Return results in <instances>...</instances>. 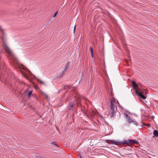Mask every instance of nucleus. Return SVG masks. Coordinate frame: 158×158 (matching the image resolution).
<instances>
[{
    "label": "nucleus",
    "instance_id": "f257e3e1",
    "mask_svg": "<svg viewBox=\"0 0 158 158\" xmlns=\"http://www.w3.org/2000/svg\"><path fill=\"white\" fill-rule=\"evenodd\" d=\"M74 97V100L70 102L68 106V108L69 110H73V108L74 107V104H77V106H79L80 105V100L81 99V98L80 95L75 90L71 92L70 95H69V97H71L72 96Z\"/></svg>",
    "mask_w": 158,
    "mask_h": 158
},
{
    "label": "nucleus",
    "instance_id": "f03ea898",
    "mask_svg": "<svg viewBox=\"0 0 158 158\" xmlns=\"http://www.w3.org/2000/svg\"><path fill=\"white\" fill-rule=\"evenodd\" d=\"M133 86V88L135 90L136 94L140 98L142 99H145L146 97L144 95L146 94L147 93V91L144 89H141V88L138 86L136 83L134 81L132 82Z\"/></svg>",
    "mask_w": 158,
    "mask_h": 158
},
{
    "label": "nucleus",
    "instance_id": "7ed1b4c3",
    "mask_svg": "<svg viewBox=\"0 0 158 158\" xmlns=\"http://www.w3.org/2000/svg\"><path fill=\"white\" fill-rule=\"evenodd\" d=\"M110 113L111 114V117H113L114 113V107H116L117 104H119V103L117 100H115L114 98L112 97L110 99Z\"/></svg>",
    "mask_w": 158,
    "mask_h": 158
},
{
    "label": "nucleus",
    "instance_id": "20e7f679",
    "mask_svg": "<svg viewBox=\"0 0 158 158\" xmlns=\"http://www.w3.org/2000/svg\"><path fill=\"white\" fill-rule=\"evenodd\" d=\"M2 39L3 41L4 45L3 48L5 49L6 52L8 54V56H9V58H11L14 60V55L9 48L8 47L6 43V40L4 37H2Z\"/></svg>",
    "mask_w": 158,
    "mask_h": 158
},
{
    "label": "nucleus",
    "instance_id": "39448f33",
    "mask_svg": "<svg viewBox=\"0 0 158 158\" xmlns=\"http://www.w3.org/2000/svg\"><path fill=\"white\" fill-rule=\"evenodd\" d=\"M127 122L129 123H132L133 124L136 126L138 125L137 123L135 121L132 120L131 118L127 114H125Z\"/></svg>",
    "mask_w": 158,
    "mask_h": 158
},
{
    "label": "nucleus",
    "instance_id": "423d86ee",
    "mask_svg": "<svg viewBox=\"0 0 158 158\" xmlns=\"http://www.w3.org/2000/svg\"><path fill=\"white\" fill-rule=\"evenodd\" d=\"M138 143V142L135 140L133 139H128L127 140H124L123 141V144H132L134 143L137 144Z\"/></svg>",
    "mask_w": 158,
    "mask_h": 158
},
{
    "label": "nucleus",
    "instance_id": "0eeeda50",
    "mask_svg": "<svg viewBox=\"0 0 158 158\" xmlns=\"http://www.w3.org/2000/svg\"><path fill=\"white\" fill-rule=\"evenodd\" d=\"M21 72H22L23 75L28 80L30 79V77L26 73H24V72L22 71H21Z\"/></svg>",
    "mask_w": 158,
    "mask_h": 158
},
{
    "label": "nucleus",
    "instance_id": "6e6552de",
    "mask_svg": "<svg viewBox=\"0 0 158 158\" xmlns=\"http://www.w3.org/2000/svg\"><path fill=\"white\" fill-rule=\"evenodd\" d=\"M153 137H157L158 136V131L157 130H155L153 131Z\"/></svg>",
    "mask_w": 158,
    "mask_h": 158
},
{
    "label": "nucleus",
    "instance_id": "1a4fd4ad",
    "mask_svg": "<svg viewBox=\"0 0 158 158\" xmlns=\"http://www.w3.org/2000/svg\"><path fill=\"white\" fill-rule=\"evenodd\" d=\"M70 66V63L69 62H67L66 64V65L65 68V69H67Z\"/></svg>",
    "mask_w": 158,
    "mask_h": 158
},
{
    "label": "nucleus",
    "instance_id": "9d476101",
    "mask_svg": "<svg viewBox=\"0 0 158 158\" xmlns=\"http://www.w3.org/2000/svg\"><path fill=\"white\" fill-rule=\"evenodd\" d=\"M90 52L91 54H92V57H93V49L92 47H90Z\"/></svg>",
    "mask_w": 158,
    "mask_h": 158
},
{
    "label": "nucleus",
    "instance_id": "9b49d317",
    "mask_svg": "<svg viewBox=\"0 0 158 158\" xmlns=\"http://www.w3.org/2000/svg\"><path fill=\"white\" fill-rule=\"evenodd\" d=\"M76 27H77V25L76 24L74 26V30H73V33H74V34L75 33V30H76Z\"/></svg>",
    "mask_w": 158,
    "mask_h": 158
},
{
    "label": "nucleus",
    "instance_id": "f8f14e48",
    "mask_svg": "<svg viewBox=\"0 0 158 158\" xmlns=\"http://www.w3.org/2000/svg\"><path fill=\"white\" fill-rule=\"evenodd\" d=\"M52 144L59 147L58 145L56 144L55 142H52Z\"/></svg>",
    "mask_w": 158,
    "mask_h": 158
},
{
    "label": "nucleus",
    "instance_id": "ddd939ff",
    "mask_svg": "<svg viewBox=\"0 0 158 158\" xmlns=\"http://www.w3.org/2000/svg\"><path fill=\"white\" fill-rule=\"evenodd\" d=\"M32 93V91H30L29 93H28V97H29V96L31 95V94Z\"/></svg>",
    "mask_w": 158,
    "mask_h": 158
},
{
    "label": "nucleus",
    "instance_id": "4468645a",
    "mask_svg": "<svg viewBox=\"0 0 158 158\" xmlns=\"http://www.w3.org/2000/svg\"><path fill=\"white\" fill-rule=\"evenodd\" d=\"M38 81H40L41 84H44V82H43V81H42L41 80H40V79H39L38 80Z\"/></svg>",
    "mask_w": 158,
    "mask_h": 158
},
{
    "label": "nucleus",
    "instance_id": "2eb2a0df",
    "mask_svg": "<svg viewBox=\"0 0 158 158\" xmlns=\"http://www.w3.org/2000/svg\"><path fill=\"white\" fill-rule=\"evenodd\" d=\"M57 12H56L54 15V17H56L57 14Z\"/></svg>",
    "mask_w": 158,
    "mask_h": 158
},
{
    "label": "nucleus",
    "instance_id": "dca6fc26",
    "mask_svg": "<svg viewBox=\"0 0 158 158\" xmlns=\"http://www.w3.org/2000/svg\"><path fill=\"white\" fill-rule=\"evenodd\" d=\"M45 96L46 97V98H47V97H48V96H47V95H46V94H45Z\"/></svg>",
    "mask_w": 158,
    "mask_h": 158
},
{
    "label": "nucleus",
    "instance_id": "f3484780",
    "mask_svg": "<svg viewBox=\"0 0 158 158\" xmlns=\"http://www.w3.org/2000/svg\"><path fill=\"white\" fill-rule=\"evenodd\" d=\"M79 156H80V158H81V156L80 155Z\"/></svg>",
    "mask_w": 158,
    "mask_h": 158
},
{
    "label": "nucleus",
    "instance_id": "a211bd4d",
    "mask_svg": "<svg viewBox=\"0 0 158 158\" xmlns=\"http://www.w3.org/2000/svg\"><path fill=\"white\" fill-rule=\"evenodd\" d=\"M114 144H116V143H114Z\"/></svg>",
    "mask_w": 158,
    "mask_h": 158
}]
</instances>
